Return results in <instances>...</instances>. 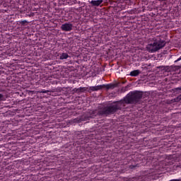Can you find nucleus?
<instances>
[{
    "label": "nucleus",
    "mask_w": 181,
    "mask_h": 181,
    "mask_svg": "<svg viewBox=\"0 0 181 181\" xmlns=\"http://www.w3.org/2000/svg\"><path fill=\"white\" fill-rule=\"evenodd\" d=\"M41 93L46 94V93H49V90H42Z\"/></svg>",
    "instance_id": "9b49d317"
},
{
    "label": "nucleus",
    "mask_w": 181,
    "mask_h": 181,
    "mask_svg": "<svg viewBox=\"0 0 181 181\" xmlns=\"http://www.w3.org/2000/svg\"><path fill=\"white\" fill-rule=\"evenodd\" d=\"M103 2H104V0H92L90 4L92 6H100Z\"/></svg>",
    "instance_id": "423d86ee"
},
{
    "label": "nucleus",
    "mask_w": 181,
    "mask_h": 181,
    "mask_svg": "<svg viewBox=\"0 0 181 181\" xmlns=\"http://www.w3.org/2000/svg\"><path fill=\"white\" fill-rule=\"evenodd\" d=\"M166 42L159 39L153 41V43L148 44L146 46V49L149 53H155L158 50H160L163 47H165Z\"/></svg>",
    "instance_id": "f03ea898"
},
{
    "label": "nucleus",
    "mask_w": 181,
    "mask_h": 181,
    "mask_svg": "<svg viewBox=\"0 0 181 181\" xmlns=\"http://www.w3.org/2000/svg\"><path fill=\"white\" fill-rule=\"evenodd\" d=\"M116 85L114 83H110L107 85H99L96 86H89L88 88H79L75 89L76 93H83L84 91H98V90H103V88H107V90L115 88Z\"/></svg>",
    "instance_id": "f257e3e1"
},
{
    "label": "nucleus",
    "mask_w": 181,
    "mask_h": 181,
    "mask_svg": "<svg viewBox=\"0 0 181 181\" xmlns=\"http://www.w3.org/2000/svg\"><path fill=\"white\" fill-rule=\"evenodd\" d=\"M141 71L139 70H134L130 72V76L132 77H136V76H139Z\"/></svg>",
    "instance_id": "0eeeda50"
},
{
    "label": "nucleus",
    "mask_w": 181,
    "mask_h": 181,
    "mask_svg": "<svg viewBox=\"0 0 181 181\" xmlns=\"http://www.w3.org/2000/svg\"><path fill=\"white\" fill-rule=\"evenodd\" d=\"M160 1H168V0H160Z\"/></svg>",
    "instance_id": "ddd939ff"
},
{
    "label": "nucleus",
    "mask_w": 181,
    "mask_h": 181,
    "mask_svg": "<svg viewBox=\"0 0 181 181\" xmlns=\"http://www.w3.org/2000/svg\"><path fill=\"white\" fill-rule=\"evenodd\" d=\"M24 23H26V21H25Z\"/></svg>",
    "instance_id": "4468645a"
},
{
    "label": "nucleus",
    "mask_w": 181,
    "mask_h": 181,
    "mask_svg": "<svg viewBox=\"0 0 181 181\" xmlns=\"http://www.w3.org/2000/svg\"><path fill=\"white\" fill-rule=\"evenodd\" d=\"M177 90H181V87L180 88H177Z\"/></svg>",
    "instance_id": "f8f14e48"
},
{
    "label": "nucleus",
    "mask_w": 181,
    "mask_h": 181,
    "mask_svg": "<svg viewBox=\"0 0 181 181\" xmlns=\"http://www.w3.org/2000/svg\"><path fill=\"white\" fill-rule=\"evenodd\" d=\"M61 29L64 32H70L71 30H73V24L67 23L62 24Z\"/></svg>",
    "instance_id": "39448f33"
},
{
    "label": "nucleus",
    "mask_w": 181,
    "mask_h": 181,
    "mask_svg": "<svg viewBox=\"0 0 181 181\" xmlns=\"http://www.w3.org/2000/svg\"><path fill=\"white\" fill-rule=\"evenodd\" d=\"M181 57H180L177 60L175 61V63H177V62H180Z\"/></svg>",
    "instance_id": "9d476101"
},
{
    "label": "nucleus",
    "mask_w": 181,
    "mask_h": 181,
    "mask_svg": "<svg viewBox=\"0 0 181 181\" xmlns=\"http://www.w3.org/2000/svg\"><path fill=\"white\" fill-rule=\"evenodd\" d=\"M60 60H64L66 59H69V54L62 53L59 57Z\"/></svg>",
    "instance_id": "6e6552de"
},
{
    "label": "nucleus",
    "mask_w": 181,
    "mask_h": 181,
    "mask_svg": "<svg viewBox=\"0 0 181 181\" xmlns=\"http://www.w3.org/2000/svg\"><path fill=\"white\" fill-rule=\"evenodd\" d=\"M124 107V102H115L110 103L107 107L103 109V113L105 115H108V114H114L117 111V110H119Z\"/></svg>",
    "instance_id": "7ed1b4c3"
},
{
    "label": "nucleus",
    "mask_w": 181,
    "mask_h": 181,
    "mask_svg": "<svg viewBox=\"0 0 181 181\" xmlns=\"http://www.w3.org/2000/svg\"><path fill=\"white\" fill-rule=\"evenodd\" d=\"M6 98L5 97V95L0 93V101H6Z\"/></svg>",
    "instance_id": "1a4fd4ad"
},
{
    "label": "nucleus",
    "mask_w": 181,
    "mask_h": 181,
    "mask_svg": "<svg viewBox=\"0 0 181 181\" xmlns=\"http://www.w3.org/2000/svg\"><path fill=\"white\" fill-rule=\"evenodd\" d=\"M141 98H142V93L141 92H131L127 95L125 101L128 104H131V103H137Z\"/></svg>",
    "instance_id": "20e7f679"
}]
</instances>
